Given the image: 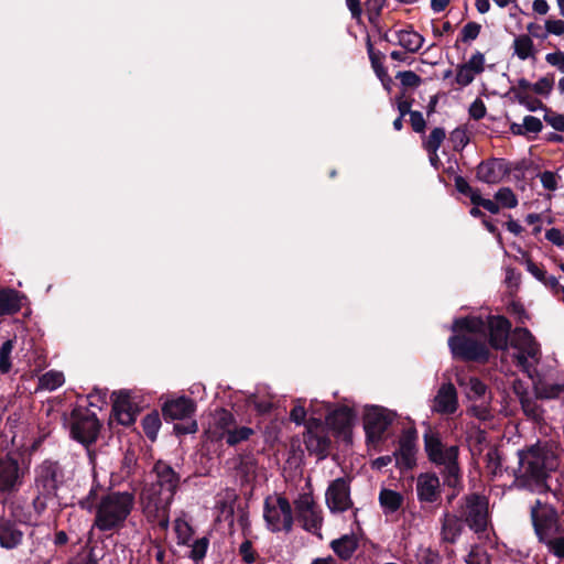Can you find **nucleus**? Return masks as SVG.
<instances>
[{
  "mask_svg": "<svg viewBox=\"0 0 564 564\" xmlns=\"http://www.w3.org/2000/svg\"><path fill=\"white\" fill-rule=\"evenodd\" d=\"M523 127L528 132H540L542 130V122L539 118L533 116H525L523 119Z\"/></svg>",
  "mask_w": 564,
  "mask_h": 564,
  "instance_id": "54",
  "label": "nucleus"
},
{
  "mask_svg": "<svg viewBox=\"0 0 564 564\" xmlns=\"http://www.w3.org/2000/svg\"><path fill=\"white\" fill-rule=\"evenodd\" d=\"M207 547H208V540L206 538L196 540L192 545L191 557L195 562L203 560L206 555Z\"/></svg>",
  "mask_w": 564,
  "mask_h": 564,
  "instance_id": "51",
  "label": "nucleus"
},
{
  "mask_svg": "<svg viewBox=\"0 0 564 564\" xmlns=\"http://www.w3.org/2000/svg\"><path fill=\"white\" fill-rule=\"evenodd\" d=\"M545 61L549 65L556 67L560 72L564 73V52L557 51L547 53Z\"/></svg>",
  "mask_w": 564,
  "mask_h": 564,
  "instance_id": "53",
  "label": "nucleus"
},
{
  "mask_svg": "<svg viewBox=\"0 0 564 564\" xmlns=\"http://www.w3.org/2000/svg\"><path fill=\"white\" fill-rule=\"evenodd\" d=\"M237 473L245 482L253 480L257 475L256 458L252 455L241 456L237 465Z\"/></svg>",
  "mask_w": 564,
  "mask_h": 564,
  "instance_id": "32",
  "label": "nucleus"
},
{
  "mask_svg": "<svg viewBox=\"0 0 564 564\" xmlns=\"http://www.w3.org/2000/svg\"><path fill=\"white\" fill-rule=\"evenodd\" d=\"M512 47L514 55L521 61L535 58L536 50L533 40L527 34L516 36Z\"/></svg>",
  "mask_w": 564,
  "mask_h": 564,
  "instance_id": "29",
  "label": "nucleus"
},
{
  "mask_svg": "<svg viewBox=\"0 0 564 564\" xmlns=\"http://www.w3.org/2000/svg\"><path fill=\"white\" fill-rule=\"evenodd\" d=\"M424 447L432 463L445 467L446 484L455 487L459 480V467L457 464L458 446L444 444L438 433L429 430L424 434Z\"/></svg>",
  "mask_w": 564,
  "mask_h": 564,
  "instance_id": "5",
  "label": "nucleus"
},
{
  "mask_svg": "<svg viewBox=\"0 0 564 564\" xmlns=\"http://www.w3.org/2000/svg\"><path fill=\"white\" fill-rule=\"evenodd\" d=\"M484 322L485 338L488 335L491 347L502 350L507 349L511 328L509 321L502 316H488Z\"/></svg>",
  "mask_w": 564,
  "mask_h": 564,
  "instance_id": "15",
  "label": "nucleus"
},
{
  "mask_svg": "<svg viewBox=\"0 0 564 564\" xmlns=\"http://www.w3.org/2000/svg\"><path fill=\"white\" fill-rule=\"evenodd\" d=\"M487 470L492 476H498L501 473V462L497 449H489L486 455Z\"/></svg>",
  "mask_w": 564,
  "mask_h": 564,
  "instance_id": "46",
  "label": "nucleus"
},
{
  "mask_svg": "<svg viewBox=\"0 0 564 564\" xmlns=\"http://www.w3.org/2000/svg\"><path fill=\"white\" fill-rule=\"evenodd\" d=\"M395 78L404 88H416L422 84V78L412 70L399 72Z\"/></svg>",
  "mask_w": 564,
  "mask_h": 564,
  "instance_id": "44",
  "label": "nucleus"
},
{
  "mask_svg": "<svg viewBox=\"0 0 564 564\" xmlns=\"http://www.w3.org/2000/svg\"><path fill=\"white\" fill-rule=\"evenodd\" d=\"M379 502L386 514L395 512L403 502V496L394 490L383 488L379 494Z\"/></svg>",
  "mask_w": 564,
  "mask_h": 564,
  "instance_id": "31",
  "label": "nucleus"
},
{
  "mask_svg": "<svg viewBox=\"0 0 564 564\" xmlns=\"http://www.w3.org/2000/svg\"><path fill=\"white\" fill-rule=\"evenodd\" d=\"M370 59L372 68L379 79L388 75L387 69L376 55L371 54Z\"/></svg>",
  "mask_w": 564,
  "mask_h": 564,
  "instance_id": "64",
  "label": "nucleus"
},
{
  "mask_svg": "<svg viewBox=\"0 0 564 564\" xmlns=\"http://www.w3.org/2000/svg\"><path fill=\"white\" fill-rule=\"evenodd\" d=\"M21 308V296L12 289L0 290V316L12 315Z\"/></svg>",
  "mask_w": 564,
  "mask_h": 564,
  "instance_id": "28",
  "label": "nucleus"
},
{
  "mask_svg": "<svg viewBox=\"0 0 564 564\" xmlns=\"http://www.w3.org/2000/svg\"><path fill=\"white\" fill-rule=\"evenodd\" d=\"M264 520L271 531H290L293 523L292 510L288 499L269 497L264 502Z\"/></svg>",
  "mask_w": 564,
  "mask_h": 564,
  "instance_id": "10",
  "label": "nucleus"
},
{
  "mask_svg": "<svg viewBox=\"0 0 564 564\" xmlns=\"http://www.w3.org/2000/svg\"><path fill=\"white\" fill-rule=\"evenodd\" d=\"M476 76L467 66L460 64L457 67L455 80L459 86L465 87L471 84Z\"/></svg>",
  "mask_w": 564,
  "mask_h": 564,
  "instance_id": "50",
  "label": "nucleus"
},
{
  "mask_svg": "<svg viewBox=\"0 0 564 564\" xmlns=\"http://www.w3.org/2000/svg\"><path fill=\"white\" fill-rule=\"evenodd\" d=\"M535 391L540 398L553 399L564 391V384L540 382L535 386Z\"/></svg>",
  "mask_w": 564,
  "mask_h": 564,
  "instance_id": "40",
  "label": "nucleus"
},
{
  "mask_svg": "<svg viewBox=\"0 0 564 564\" xmlns=\"http://www.w3.org/2000/svg\"><path fill=\"white\" fill-rule=\"evenodd\" d=\"M554 86L553 75H546L541 77L536 83L532 85V91L540 96H549Z\"/></svg>",
  "mask_w": 564,
  "mask_h": 564,
  "instance_id": "45",
  "label": "nucleus"
},
{
  "mask_svg": "<svg viewBox=\"0 0 564 564\" xmlns=\"http://www.w3.org/2000/svg\"><path fill=\"white\" fill-rule=\"evenodd\" d=\"M22 532L8 520L0 521V544L6 549L15 547L22 540Z\"/></svg>",
  "mask_w": 564,
  "mask_h": 564,
  "instance_id": "26",
  "label": "nucleus"
},
{
  "mask_svg": "<svg viewBox=\"0 0 564 564\" xmlns=\"http://www.w3.org/2000/svg\"><path fill=\"white\" fill-rule=\"evenodd\" d=\"M333 551L343 560L352 556L358 546V539L355 534H345L330 543Z\"/></svg>",
  "mask_w": 564,
  "mask_h": 564,
  "instance_id": "27",
  "label": "nucleus"
},
{
  "mask_svg": "<svg viewBox=\"0 0 564 564\" xmlns=\"http://www.w3.org/2000/svg\"><path fill=\"white\" fill-rule=\"evenodd\" d=\"M24 470L10 455L0 457V494L10 495L19 490L23 482Z\"/></svg>",
  "mask_w": 564,
  "mask_h": 564,
  "instance_id": "12",
  "label": "nucleus"
},
{
  "mask_svg": "<svg viewBox=\"0 0 564 564\" xmlns=\"http://www.w3.org/2000/svg\"><path fill=\"white\" fill-rule=\"evenodd\" d=\"M154 479L147 481L140 494V502L148 519L158 521L162 529L169 527V510L177 490L180 478L165 463L153 468Z\"/></svg>",
  "mask_w": 564,
  "mask_h": 564,
  "instance_id": "1",
  "label": "nucleus"
},
{
  "mask_svg": "<svg viewBox=\"0 0 564 564\" xmlns=\"http://www.w3.org/2000/svg\"><path fill=\"white\" fill-rule=\"evenodd\" d=\"M544 120L550 124L553 129L557 131L564 130V116L556 113H546L544 116Z\"/></svg>",
  "mask_w": 564,
  "mask_h": 564,
  "instance_id": "56",
  "label": "nucleus"
},
{
  "mask_svg": "<svg viewBox=\"0 0 564 564\" xmlns=\"http://www.w3.org/2000/svg\"><path fill=\"white\" fill-rule=\"evenodd\" d=\"M463 519L457 514L447 513L444 517L442 534L444 540L448 542H455L456 539L460 535L463 530Z\"/></svg>",
  "mask_w": 564,
  "mask_h": 564,
  "instance_id": "30",
  "label": "nucleus"
},
{
  "mask_svg": "<svg viewBox=\"0 0 564 564\" xmlns=\"http://www.w3.org/2000/svg\"><path fill=\"white\" fill-rule=\"evenodd\" d=\"M469 115L478 120L485 117L486 115V107L484 102L480 99H476L469 107Z\"/></svg>",
  "mask_w": 564,
  "mask_h": 564,
  "instance_id": "58",
  "label": "nucleus"
},
{
  "mask_svg": "<svg viewBox=\"0 0 564 564\" xmlns=\"http://www.w3.org/2000/svg\"><path fill=\"white\" fill-rule=\"evenodd\" d=\"M448 346L455 357L467 360L485 361L489 349L485 343V322L480 317L470 316L454 321Z\"/></svg>",
  "mask_w": 564,
  "mask_h": 564,
  "instance_id": "2",
  "label": "nucleus"
},
{
  "mask_svg": "<svg viewBox=\"0 0 564 564\" xmlns=\"http://www.w3.org/2000/svg\"><path fill=\"white\" fill-rule=\"evenodd\" d=\"M238 553L242 561L247 564H251L257 558V552L253 549L252 542L248 539L243 540L238 546Z\"/></svg>",
  "mask_w": 564,
  "mask_h": 564,
  "instance_id": "47",
  "label": "nucleus"
},
{
  "mask_svg": "<svg viewBox=\"0 0 564 564\" xmlns=\"http://www.w3.org/2000/svg\"><path fill=\"white\" fill-rule=\"evenodd\" d=\"M495 199L500 208H514L518 206V198L509 187H501L495 194Z\"/></svg>",
  "mask_w": 564,
  "mask_h": 564,
  "instance_id": "38",
  "label": "nucleus"
},
{
  "mask_svg": "<svg viewBox=\"0 0 564 564\" xmlns=\"http://www.w3.org/2000/svg\"><path fill=\"white\" fill-rule=\"evenodd\" d=\"M558 452V447L550 443L536 444L528 451L519 452V467L516 471L519 486H541L547 473L557 468Z\"/></svg>",
  "mask_w": 564,
  "mask_h": 564,
  "instance_id": "3",
  "label": "nucleus"
},
{
  "mask_svg": "<svg viewBox=\"0 0 564 564\" xmlns=\"http://www.w3.org/2000/svg\"><path fill=\"white\" fill-rule=\"evenodd\" d=\"M445 139V131L442 128H435L431 131L429 139L425 141V149L436 156V152Z\"/></svg>",
  "mask_w": 564,
  "mask_h": 564,
  "instance_id": "43",
  "label": "nucleus"
},
{
  "mask_svg": "<svg viewBox=\"0 0 564 564\" xmlns=\"http://www.w3.org/2000/svg\"><path fill=\"white\" fill-rule=\"evenodd\" d=\"M355 420L352 411L346 406L334 410L326 416L327 426L335 435L349 440L350 430Z\"/></svg>",
  "mask_w": 564,
  "mask_h": 564,
  "instance_id": "19",
  "label": "nucleus"
},
{
  "mask_svg": "<svg viewBox=\"0 0 564 564\" xmlns=\"http://www.w3.org/2000/svg\"><path fill=\"white\" fill-rule=\"evenodd\" d=\"M253 430L250 427H236V425L234 424V426L231 427L226 437V443L230 446L237 445L243 441H247L251 435H253Z\"/></svg>",
  "mask_w": 564,
  "mask_h": 564,
  "instance_id": "39",
  "label": "nucleus"
},
{
  "mask_svg": "<svg viewBox=\"0 0 564 564\" xmlns=\"http://www.w3.org/2000/svg\"><path fill=\"white\" fill-rule=\"evenodd\" d=\"M14 347V341L12 339L6 340L0 346V371L2 373L9 372L11 369V354Z\"/></svg>",
  "mask_w": 564,
  "mask_h": 564,
  "instance_id": "41",
  "label": "nucleus"
},
{
  "mask_svg": "<svg viewBox=\"0 0 564 564\" xmlns=\"http://www.w3.org/2000/svg\"><path fill=\"white\" fill-rule=\"evenodd\" d=\"M545 238L557 247H564V232L557 228H551L546 231Z\"/></svg>",
  "mask_w": 564,
  "mask_h": 564,
  "instance_id": "55",
  "label": "nucleus"
},
{
  "mask_svg": "<svg viewBox=\"0 0 564 564\" xmlns=\"http://www.w3.org/2000/svg\"><path fill=\"white\" fill-rule=\"evenodd\" d=\"M511 346L516 350L512 355L516 365L532 377V369L539 362L540 348L531 333L525 328H517Z\"/></svg>",
  "mask_w": 564,
  "mask_h": 564,
  "instance_id": "7",
  "label": "nucleus"
},
{
  "mask_svg": "<svg viewBox=\"0 0 564 564\" xmlns=\"http://www.w3.org/2000/svg\"><path fill=\"white\" fill-rule=\"evenodd\" d=\"M516 392L519 395L524 414L534 421L541 420L542 410L538 405L536 401L530 398L528 394L520 392L518 388H516Z\"/></svg>",
  "mask_w": 564,
  "mask_h": 564,
  "instance_id": "35",
  "label": "nucleus"
},
{
  "mask_svg": "<svg viewBox=\"0 0 564 564\" xmlns=\"http://www.w3.org/2000/svg\"><path fill=\"white\" fill-rule=\"evenodd\" d=\"M65 481V473L57 463L44 462L36 469V488L47 495H54Z\"/></svg>",
  "mask_w": 564,
  "mask_h": 564,
  "instance_id": "13",
  "label": "nucleus"
},
{
  "mask_svg": "<svg viewBox=\"0 0 564 564\" xmlns=\"http://www.w3.org/2000/svg\"><path fill=\"white\" fill-rule=\"evenodd\" d=\"M541 182L547 189H555L557 187V180L552 172H544L541 175Z\"/></svg>",
  "mask_w": 564,
  "mask_h": 564,
  "instance_id": "62",
  "label": "nucleus"
},
{
  "mask_svg": "<svg viewBox=\"0 0 564 564\" xmlns=\"http://www.w3.org/2000/svg\"><path fill=\"white\" fill-rule=\"evenodd\" d=\"M112 414L122 425H130L135 421L137 412L130 401L128 392L120 391L115 394Z\"/></svg>",
  "mask_w": 564,
  "mask_h": 564,
  "instance_id": "22",
  "label": "nucleus"
},
{
  "mask_svg": "<svg viewBox=\"0 0 564 564\" xmlns=\"http://www.w3.org/2000/svg\"><path fill=\"white\" fill-rule=\"evenodd\" d=\"M398 37L400 45L409 52L419 51L424 43L423 36L414 31H401Z\"/></svg>",
  "mask_w": 564,
  "mask_h": 564,
  "instance_id": "34",
  "label": "nucleus"
},
{
  "mask_svg": "<svg viewBox=\"0 0 564 564\" xmlns=\"http://www.w3.org/2000/svg\"><path fill=\"white\" fill-rule=\"evenodd\" d=\"M194 411V402L184 397L166 401L163 405V415L171 420L185 419L189 416Z\"/></svg>",
  "mask_w": 564,
  "mask_h": 564,
  "instance_id": "23",
  "label": "nucleus"
},
{
  "mask_svg": "<svg viewBox=\"0 0 564 564\" xmlns=\"http://www.w3.org/2000/svg\"><path fill=\"white\" fill-rule=\"evenodd\" d=\"M531 518L539 540L549 544L555 555L564 557V539H553L557 529L553 508L536 500L531 508Z\"/></svg>",
  "mask_w": 564,
  "mask_h": 564,
  "instance_id": "6",
  "label": "nucleus"
},
{
  "mask_svg": "<svg viewBox=\"0 0 564 564\" xmlns=\"http://www.w3.org/2000/svg\"><path fill=\"white\" fill-rule=\"evenodd\" d=\"M545 32L542 33L541 39L544 40L549 35L563 36L564 35V20L549 18L544 22Z\"/></svg>",
  "mask_w": 564,
  "mask_h": 564,
  "instance_id": "42",
  "label": "nucleus"
},
{
  "mask_svg": "<svg viewBox=\"0 0 564 564\" xmlns=\"http://www.w3.org/2000/svg\"><path fill=\"white\" fill-rule=\"evenodd\" d=\"M480 24L476 22H468L462 30V41L470 42L474 41L480 33Z\"/></svg>",
  "mask_w": 564,
  "mask_h": 564,
  "instance_id": "52",
  "label": "nucleus"
},
{
  "mask_svg": "<svg viewBox=\"0 0 564 564\" xmlns=\"http://www.w3.org/2000/svg\"><path fill=\"white\" fill-rule=\"evenodd\" d=\"M527 270L539 281L543 282L546 272L532 261H527Z\"/></svg>",
  "mask_w": 564,
  "mask_h": 564,
  "instance_id": "61",
  "label": "nucleus"
},
{
  "mask_svg": "<svg viewBox=\"0 0 564 564\" xmlns=\"http://www.w3.org/2000/svg\"><path fill=\"white\" fill-rule=\"evenodd\" d=\"M319 409H312V416L307 422V435L305 443L311 452L324 455L330 444L329 437L325 434L321 416L316 417Z\"/></svg>",
  "mask_w": 564,
  "mask_h": 564,
  "instance_id": "14",
  "label": "nucleus"
},
{
  "mask_svg": "<svg viewBox=\"0 0 564 564\" xmlns=\"http://www.w3.org/2000/svg\"><path fill=\"white\" fill-rule=\"evenodd\" d=\"M457 512L464 522L476 533L486 530L488 524V502L485 497L476 494L467 496Z\"/></svg>",
  "mask_w": 564,
  "mask_h": 564,
  "instance_id": "9",
  "label": "nucleus"
},
{
  "mask_svg": "<svg viewBox=\"0 0 564 564\" xmlns=\"http://www.w3.org/2000/svg\"><path fill=\"white\" fill-rule=\"evenodd\" d=\"M65 382L64 373L57 370H50L39 378V389L54 391Z\"/></svg>",
  "mask_w": 564,
  "mask_h": 564,
  "instance_id": "33",
  "label": "nucleus"
},
{
  "mask_svg": "<svg viewBox=\"0 0 564 564\" xmlns=\"http://www.w3.org/2000/svg\"><path fill=\"white\" fill-rule=\"evenodd\" d=\"M416 494L420 501L435 502L441 495L440 478L433 473H424L417 476Z\"/></svg>",
  "mask_w": 564,
  "mask_h": 564,
  "instance_id": "20",
  "label": "nucleus"
},
{
  "mask_svg": "<svg viewBox=\"0 0 564 564\" xmlns=\"http://www.w3.org/2000/svg\"><path fill=\"white\" fill-rule=\"evenodd\" d=\"M142 426L145 435L154 441L161 427V420L158 412H152L145 415L142 420Z\"/></svg>",
  "mask_w": 564,
  "mask_h": 564,
  "instance_id": "37",
  "label": "nucleus"
},
{
  "mask_svg": "<svg viewBox=\"0 0 564 564\" xmlns=\"http://www.w3.org/2000/svg\"><path fill=\"white\" fill-rule=\"evenodd\" d=\"M134 506L130 492H111L101 498L96 508L93 528L101 532H116L123 528Z\"/></svg>",
  "mask_w": 564,
  "mask_h": 564,
  "instance_id": "4",
  "label": "nucleus"
},
{
  "mask_svg": "<svg viewBox=\"0 0 564 564\" xmlns=\"http://www.w3.org/2000/svg\"><path fill=\"white\" fill-rule=\"evenodd\" d=\"M458 406L457 392L452 383H444L438 389L433 409L442 414H452L456 412Z\"/></svg>",
  "mask_w": 564,
  "mask_h": 564,
  "instance_id": "21",
  "label": "nucleus"
},
{
  "mask_svg": "<svg viewBox=\"0 0 564 564\" xmlns=\"http://www.w3.org/2000/svg\"><path fill=\"white\" fill-rule=\"evenodd\" d=\"M410 121L415 132H423L425 129V120L423 115L419 111L410 112Z\"/></svg>",
  "mask_w": 564,
  "mask_h": 564,
  "instance_id": "57",
  "label": "nucleus"
},
{
  "mask_svg": "<svg viewBox=\"0 0 564 564\" xmlns=\"http://www.w3.org/2000/svg\"><path fill=\"white\" fill-rule=\"evenodd\" d=\"M474 74L479 75L485 69V56L480 52H475L467 62L464 63Z\"/></svg>",
  "mask_w": 564,
  "mask_h": 564,
  "instance_id": "48",
  "label": "nucleus"
},
{
  "mask_svg": "<svg viewBox=\"0 0 564 564\" xmlns=\"http://www.w3.org/2000/svg\"><path fill=\"white\" fill-rule=\"evenodd\" d=\"M297 514L305 530L313 533L319 530L323 519L317 507L310 509L308 512H300Z\"/></svg>",
  "mask_w": 564,
  "mask_h": 564,
  "instance_id": "36",
  "label": "nucleus"
},
{
  "mask_svg": "<svg viewBox=\"0 0 564 564\" xmlns=\"http://www.w3.org/2000/svg\"><path fill=\"white\" fill-rule=\"evenodd\" d=\"M507 169L499 160L482 162L477 167V177L487 184H497L506 175Z\"/></svg>",
  "mask_w": 564,
  "mask_h": 564,
  "instance_id": "24",
  "label": "nucleus"
},
{
  "mask_svg": "<svg viewBox=\"0 0 564 564\" xmlns=\"http://www.w3.org/2000/svg\"><path fill=\"white\" fill-rule=\"evenodd\" d=\"M305 415H306V412H305V409L303 405L299 404V405H295L292 411H291V420L293 422H295L296 424H302L304 423V420H305Z\"/></svg>",
  "mask_w": 564,
  "mask_h": 564,
  "instance_id": "63",
  "label": "nucleus"
},
{
  "mask_svg": "<svg viewBox=\"0 0 564 564\" xmlns=\"http://www.w3.org/2000/svg\"><path fill=\"white\" fill-rule=\"evenodd\" d=\"M415 433L412 431L405 432L399 442V448L394 452L393 457L395 465L400 469H412L416 460V445Z\"/></svg>",
  "mask_w": 564,
  "mask_h": 564,
  "instance_id": "18",
  "label": "nucleus"
},
{
  "mask_svg": "<svg viewBox=\"0 0 564 564\" xmlns=\"http://www.w3.org/2000/svg\"><path fill=\"white\" fill-rule=\"evenodd\" d=\"M234 415L227 410L219 409L209 415L205 433L213 441L226 438L234 426Z\"/></svg>",
  "mask_w": 564,
  "mask_h": 564,
  "instance_id": "17",
  "label": "nucleus"
},
{
  "mask_svg": "<svg viewBox=\"0 0 564 564\" xmlns=\"http://www.w3.org/2000/svg\"><path fill=\"white\" fill-rule=\"evenodd\" d=\"M326 503L332 512H343L351 507L349 487L345 479H335L326 491Z\"/></svg>",
  "mask_w": 564,
  "mask_h": 564,
  "instance_id": "16",
  "label": "nucleus"
},
{
  "mask_svg": "<svg viewBox=\"0 0 564 564\" xmlns=\"http://www.w3.org/2000/svg\"><path fill=\"white\" fill-rule=\"evenodd\" d=\"M397 419V413L379 405L367 406L364 414V429L368 444L378 445Z\"/></svg>",
  "mask_w": 564,
  "mask_h": 564,
  "instance_id": "8",
  "label": "nucleus"
},
{
  "mask_svg": "<svg viewBox=\"0 0 564 564\" xmlns=\"http://www.w3.org/2000/svg\"><path fill=\"white\" fill-rule=\"evenodd\" d=\"M40 495L33 500V507L37 514H41L45 511L47 507V497L51 495H47L43 492L42 490H39Z\"/></svg>",
  "mask_w": 564,
  "mask_h": 564,
  "instance_id": "59",
  "label": "nucleus"
},
{
  "mask_svg": "<svg viewBox=\"0 0 564 564\" xmlns=\"http://www.w3.org/2000/svg\"><path fill=\"white\" fill-rule=\"evenodd\" d=\"M458 384L464 389L466 397L470 400H482V403L486 402V391L487 387L475 377H457Z\"/></svg>",
  "mask_w": 564,
  "mask_h": 564,
  "instance_id": "25",
  "label": "nucleus"
},
{
  "mask_svg": "<svg viewBox=\"0 0 564 564\" xmlns=\"http://www.w3.org/2000/svg\"><path fill=\"white\" fill-rule=\"evenodd\" d=\"M519 101L530 111H536L543 108V104L538 99H530L529 97L519 96Z\"/></svg>",
  "mask_w": 564,
  "mask_h": 564,
  "instance_id": "60",
  "label": "nucleus"
},
{
  "mask_svg": "<svg viewBox=\"0 0 564 564\" xmlns=\"http://www.w3.org/2000/svg\"><path fill=\"white\" fill-rule=\"evenodd\" d=\"M317 507L311 492H303L295 500V509L297 513L308 512L310 509Z\"/></svg>",
  "mask_w": 564,
  "mask_h": 564,
  "instance_id": "49",
  "label": "nucleus"
},
{
  "mask_svg": "<svg viewBox=\"0 0 564 564\" xmlns=\"http://www.w3.org/2000/svg\"><path fill=\"white\" fill-rule=\"evenodd\" d=\"M99 427L96 415L88 410L73 412L72 434L78 442L83 444L94 442L97 438Z\"/></svg>",
  "mask_w": 564,
  "mask_h": 564,
  "instance_id": "11",
  "label": "nucleus"
}]
</instances>
